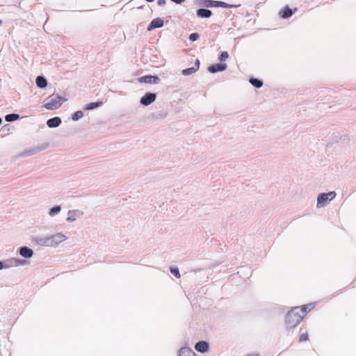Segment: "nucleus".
<instances>
[{
    "label": "nucleus",
    "instance_id": "a211bd4d",
    "mask_svg": "<svg viewBox=\"0 0 356 356\" xmlns=\"http://www.w3.org/2000/svg\"><path fill=\"white\" fill-rule=\"evenodd\" d=\"M36 84L39 88H43L47 86V80L43 76H38L35 80Z\"/></svg>",
    "mask_w": 356,
    "mask_h": 356
},
{
    "label": "nucleus",
    "instance_id": "39448f33",
    "mask_svg": "<svg viewBox=\"0 0 356 356\" xmlns=\"http://www.w3.org/2000/svg\"><path fill=\"white\" fill-rule=\"evenodd\" d=\"M159 78L156 76L145 75L138 79L140 83H158L159 82Z\"/></svg>",
    "mask_w": 356,
    "mask_h": 356
},
{
    "label": "nucleus",
    "instance_id": "2eb2a0df",
    "mask_svg": "<svg viewBox=\"0 0 356 356\" xmlns=\"http://www.w3.org/2000/svg\"><path fill=\"white\" fill-rule=\"evenodd\" d=\"M20 254L24 258H30L33 256V252L31 249L26 247L21 248Z\"/></svg>",
    "mask_w": 356,
    "mask_h": 356
},
{
    "label": "nucleus",
    "instance_id": "a878e982",
    "mask_svg": "<svg viewBox=\"0 0 356 356\" xmlns=\"http://www.w3.org/2000/svg\"><path fill=\"white\" fill-rule=\"evenodd\" d=\"M170 272L177 278H179L180 277V274H179V270L178 268H170Z\"/></svg>",
    "mask_w": 356,
    "mask_h": 356
},
{
    "label": "nucleus",
    "instance_id": "0eeeda50",
    "mask_svg": "<svg viewBox=\"0 0 356 356\" xmlns=\"http://www.w3.org/2000/svg\"><path fill=\"white\" fill-rule=\"evenodd\" d=\"M163 26V20L161 18L154 19L147 26V31H151L154 29L161 28Z\"/></svg>",
    "mask_w": 356,
    "mask_h": 356
},
{
    "label": "nucleus",
    "instance_id": "423d86ee",
    "mask_svg": "<svg viewBox=\"0 0 356 356\" xmlns=\"http://www.w3.org/2000/svg\"><path fill=\"white\" fill-rule=\"evenodd\" d=\"M156 99V94L147 93L140 99V104L147 106L154 102Z\"/></svg>",
    "mask_w": 356,
    "mask_h": 356
},
{
    "label": "nucleus",
    "instance_id": "ddd939ff",
    "mask_svg": "<svg viewBox=\"0 0 356 356\" xmlns=\"http://www.w3.org/2000/svg\"><path fill=\"white\" fill-rule=\"evenodd\" d=\"M293 12L289 6H285L279 12V15L280 16V17L286 19L291 17L293 15Z\"/></svg>",
    "mask_w": 356,
    "mask_h": 356
},
{
    "label": "nucleus",
    "instance_id": "bb28decb",
    "mask_svg": "<svg viewBox=\"0 0 356 356\" xmlns=\"http://www.w3.org/2000/svg\"><path fill=\"white\" fill-rule=\"evenodd\" d=\"M199 38H200V35L197 33H191L189 36V39L191 41H195V40H198Z\"/></svg>",
    "mask_w": 356,
    "mask_h": 356
},
{
    "label": "nucleus",
    "instance_id": "f257e3e1",
    "mask_svg": "<svg viewBox=\"0 0 356 356\" xmlns=\"http://www.w3.org/2000/svg\"><path fill=\"white\" fill-rule=\"evenodd\" d=\"M305 316L301 314V309L293 308L286 316V324L289 328L295 327Z\"/></svg>",
    "mask_w": 356,
    "mask_h": 356
},
{
    "label": "nucleus",
    "instance_id": "cd10ccee",
    "mask_svg": "<svg viewBox=\"0 0 356 356\" xmlns=\"http://www.w3.org/2000/svg\"><path fill=\"white\" fill-rule=\"evenodd\" d=\"M165 3H166L165 0H158L157 1V3L159 6H164L165 4Z\"/></svg>",
    "mask_w": 356,
    "mask_h": 356
},
{
    "label": "nucleus",
    "instance_id": "f8f14e48",
    "mask_svg": "<svg viewBox=\"0 0 356 356\" xmlns=\"http://www.w3.org/2000/svg\"><path fill=\"white\" fill-rule=\"evenodd\" d=\"M195 348L198 352L205 353L209 349V344L204 341H201L195 344Z\"/></svg>",
    "mask_w": 356,
    "mask_h": 356
},
{
    "label": "nucleus",
    "instance_id": "aec40b11",
    "mask_svg": "<svg viewBox=\"0 0 356 356\" xmlns=\"http://www.w3.org/2000/svg\"><path fill=\"white\" fill-rule=\"evenodd\" d=\"M250 82L252 86H254V87H256L257 88H261L263 85V83L261 81L254 79V78H251L250 79Z\"/></svg>",
    "mask_w": 356,
    "mask_h": 356
},
{
    "label": "nucleus",
    "instance_id": "c85d7f7f",
    "mask_svg": "<svg viewBox=\"0 0 356 356\" xmlns=\"http://www.w3.org/2000/svg\"><path fill=\"white\" fill-rule=\"evenodd\" d=\"M171 1L175 2V3H181L184 1H185V0H171Z\"/></svg>",
    "mask_w": 356,
    "mask_h": 356
},
{
    "label": "nucleus",
    "instance_id": "4468645a",
    "mask_svg": "<svg viewBox=\"0 0 356 356\" xmlns=\"http://www.w3.org/2000/svg\"><path fill=\"white\" fill-rule=\"evenodd\" d=\"M61 123V120L58 117H55L47 120V124L50 128L58 127Z\"/></svg>",
    "mask_w": 356,
    "mask_h": 356
},
{
    "label": "nucleus",
    "instance_id": "7ed1b4c3",
    "mask_svg": "<svg viewBox=\"0 0 356 356\" xmlns=\"http://www.w3.org/2000/svg\"><path fill=\"white\" fill-rule=\"evenodd\" d=\"M336 193L334 191H331L327 193H322L318 197L317 204L318 206L323 207L328 201L334 199Z\"/></svg>",
    "mask_w": 356,
    "mask_h": 356
},
{
    "label": "nucleus",
    "instance_id": "9d476101",
    "mask_svg": "<svg viewBox=\"0 0 356 356\" xmlns=\"http://www.w3.org/2000/svg\"><path fill=\"white\" fill-rule=\"evenodd\" d=\"M227 68L226 64L216 63L209 67L208 70L211 73L224 71Z\"/></svg>",
    "mask_w": 356,
    "mask_h": 356
},
{
    "label": "nucleus",
    "instance_id": "dca6fc26",
    "mask_svg": "<svg viewBox=\"0 0 356 356\" xmlns=\"http://www.w3.org/2000/svg\"><path fill=\"white\" fill-rule=\"evenodd\" d=\"M315 307V305L314 303H309L307 305H302L301 307H296L297 308L301 309V314L305 316L306 314L312 310Z\"/></svg>",
    "mask_w": 356,
    "mask_h": 356
},
{
    "label": "nucleus",
    "instance_id": "7c9ffc66",
    "mask_svg": "<svg viewBox=\"0 0 356 356\" xmlns=\"http://www.w3.org/2000/svg\"><path fill=\"white\" fill-rule=\"evenodd\" d=\"M146 1H148V2H152V1H154V0H146Z\"/></svg>",
    "mask_w": 356,
    "mask_h": 356
},
{
    "label": "nucleus",
    "instance_id": "20e7f679",
    "mask_svg": "<svg viewBox=\"0 0 356 356\" xmlns=\"http://www.w3.org/2000/svg\"><path fill=\"white\" fill-rule=\"evenodd\" d=\"M206 6L208 7H222L225 8H230L234 6L224 1L212 0H208Z\"/></svg>",
    "mask_w": 356,
    "mask_h": 356
},
{
    "label": "nucleus",
    "instance_id": "9b49d317",
    "mask_svg": "<svg viewBox=\"0 0 356 356\" xmlns=\"http://www.w3.org/2000/svg\"><path fill=\"white\" fill-rule=\"evenodd\" d=\"M178 356H197V355L191 348L183 347L179 349Z\"/></svg>",
    "mask_w": 356,
    "mask_h": 356
},
{
    "label": "nucleus",
    "instance_id": "6e6552de",
    "mask_svg": "<svg viewBox=\"0 0 356 356\" xmlns=\"http://www.w3.org/2000/svg\"><path fill=\"white\" fill-rule=\"evenodd\" d=\"M200 60L196 59L195 63V66L183 70L181 72L182 74L184 76H188L192 74H194L200 68Z\"/></svg>",
    "mask_w": 356,
    "mask_h": 356
},
{
    "label": "nucleus",
    "instance_id": "b1692460",
    "mask_svg": "<svg viewBox=\"0 0 356 356\" xmlns=\"http://www.w3.org/2000/svg\"><path fill=\"white\" fill-rule=\"evenodd\" d=\"M309 340V334L307 332L302 333L299 337L300 342H305Z\"/></svg>",
    "mask_w": 356,
    "mask_h": 356
},
{
    "label": "nucleus",
    "instance_id": "f03ea898",
    "mask_svg": "<svg viewBox=\"0 0 356 356\" xmlns=\"http://www.w3.org/2000/svg\"><path fill=\"white\" fill-rule=\"evenodd\" d=\"M62 98L58 95H52L47 99L44 106L49 110H54L60 106Z\"/></svg>",
    "mask_w": 356,
    "mask_h": 356
},
{
    "label": "nucleus",
    "instance_id": "c756f323",
    "mask_svg": "<svg viewBox=\"0 0 356 356\" xmlns=\"http://www.w3.org/2000/svg\"><path fill=\"white\" fill-rule=\"evenodd\" d=\"M3 263L2 262H0V269H1L3 268Z\"/></svg>",
    "mask_w": 356,
    "mask_h": 356
},
{
    "label": "nucleus",
    "instance_id": "5701e85b",
    "mask_svg": "<svg viewBox=\"0 0 356 356\" xmlns=\"http://www.w3.org/2000/svg\"><path fill=\"white\" fill-rule=\"evenodd\" d=\"M60 206L54 207V208H52L50 210L49 215L51 216H54L56 214L60 212Z\"/></svg>",
    "mask_w": 356,
    "mask_h": 356
},
{
    "label": "nucleus",
    "instance_id": "393cba45",
    "mask_svg": "<svg viewBox=\"0 0 356 356\" xmlns=\"http://www.w3.org/2000/svg\"><path fill=\"white\" fill-rule=\"evenodd\" d=\"M229 57V54L227 51H222L218 59L220 61H225Z\"/></svg>",
    "mask_w": 356,
    "mask_h": 356
},
{
    "label": "nucleus",
    "instance_id": "2f4dec72",
    "mask_svg": "<svg viewBox=\"0 0 356 356\" xmlns=\"http://www.w3.org/2000/svg\"><path fill=\"white\" fill-rule=\"evenodd\" d=\"M2 120H1V118H0V124L1 123Z\"/></svg>",
    "mask_w": 356,
    "mask_h": 356
},
{
    "label": "nucleus",
    "instance_id": "1a4fd4ad",
    "mask_svg": "<svg viewBox=\"0 0 356 356\" xmlns=\"http://www.w3.org/2000/svg\"><path fill=\"white\" fill-rule=\"evenodd\" d=\"M66 239V236L62 234H56L51 236L48 238V241H50L49 244L53 245V243L58 244Z\"/></svg>",
    "mask_w": 356,
    "mask_h": 356
},
{
    "label": "nucleus",
    "instance_id": "4be33fe9",
    "mask_svg": "<svg viewBox=\"0 0 356 356\" xmlns=\"http://www.w3.org/2000/svg\"><path fill=\"white\" fill-rule=\"evenodd\" d=\"M83 116V113L81 111H78L72 115V120L76 121L81 118Z\"/></svg>",
    "mask_w": 356,
    "mask_h": 356
},
{
    "label": "nucleus",
    "instance_id": "f3484780",
    "mask_svg": "<svg viewBox=\"0 0 356 356\" xmlns=\"http://www.w3.org/2000/svg\"><path fill=\"white\" fill-rule=\"evenodd\" d=\"M197 15L200 17L209 18L211 16L212 13L209 10L201 8L197 10Z\"/></svg>",
    "mask_w": 356,
    "mask_h": 356
},
{
    "label": "nucleus",
    "instance_id": "6ab92c4d",
    "mask_svg": "<svg viewBox=\"0 0 356 356\" xmlns=\"http://www.w3.org/2000/svg\"><path fill=\"white\" fill-rule=\"evenodd\" d=\"M103 104L102 102H91L86 105V108L88 110H92L96 108L99 106H101Z\"/></svg>",
    "mask_w": 356,
    "mask_h": 356
},
{
    "label": "nucleus",
    "instance_id": "412c9836",
    "mask_svg": "<svg viewBox=\"0 0 356 356\" xmlns=\"http://www.w3.org/2000/svg\"><path fill=\"white\" fill-rule=\"evenodd\" d=\"M19 118V115L18 114L13 113L7 115L5 118L7 122H13L18 120Z\"/></svg>",
    "mask_w": 356,
    "mask_h": 356
}]
</instances>
